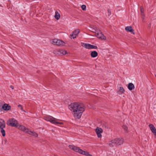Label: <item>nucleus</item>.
<instances>
[{
	"mask_svg": "<svg viewBox=\"0 0 156 156\" xmlns=\"http://www.w3.org/2000/svg\"><path fill=\"white\" fill-rule=\"evenodd\" d=\"M7 142V140L6 139H5L4 140H2V144H5Z\"/></svg>",
	"mask_w": 156,
	"mask_h": 156,
	"instance_id": "nucleus-24",
	"label": "nucleus"
},
{
	"mask_svg": "<svg viewBox=\"0 0 156 156\" xmlns=\"http://www.w3.org/2000/svg\"><path fill=\"white\" fill-rule=\"evenodd\" d=\"M5 128V123L4 121L2 119H0V128Z\"/></svg>",
	"mask_w": 156,
	"mask_h": 156,
	"instance_id": "nucleus-14",
	"label": "nucleus"
},
{
	"mask_svg": "<svg viewBox=\"0 0 156 156\" xmlns=\"http://www.w3.org/2000/svg\"><path fill=\"white\" fill-rule=\"evenodd\" d=\"M10 87L12 89H14V87H13V86L12 85H11L10 86Z\"/></svg>",
	"mask_w": 156,
	"mask_h": 156,
	"instance_id": "nucleus-32",
	"label": "nucleus"
},
{
	"mask_svg": "<svg viewBox=\"0 0 156 156\" xmlns=\"http://www.w3.org/2000/svg\"><path fill=\"white\" fill-rule=\"evenodd\" d=\"M122 128L125 131H127L128 128H127V126H125V125L123 126Z\"/></svg>",
	"mask_w": 156,
	"mask_h": 156,
	"instance_id": "nucleus-26",
	"label": "nucleus"
},
{
	"mask_svg": "<svg viewBox=\"0 0 156 156\" xmlns=\"http://www.w3.org/2000/svg\"><path fill=\"white\" fill-rule=\"evenodd\" d=\"M83 45L82 46L85 48L88 49H97V47L96 46L91 45L89 44L83 43Z\"/></svg>",
	"mask_w": 156,
	"mask_h": 156,
	"instance_id": "nucleus-7",
	"label": "nucleus"
},
{
	"mask_svg": "<svg viewBox=\"0 0 156 156\" xmlns=\"http://www.w3.org/2000/svg\"><path fill=\"white\" fill-rule=\"evenodd\" d=\"M108 15L109 16L111 14V12L110 9H108Z\"/></svg>",
	"mask_w": 156,
	"mask_h": 156,
	"instance_id": "nucleus-30",
	"label": "nucleus"
},
{
	"mask_svg": "<svg viewBox=\"0 0 156 156\" xmlns=\"http://www.w3.org/2000/svg\"><path fill=\"white\" fill-rule=\"evenodd\" d=\"M18 127V129L20 130H21V131L27 133V131H28L29 129L26 128V127L22 125H20L19 126L18 125V126H17Z\"/></svg>",
	"mask_w": 156,
	"mask_h": 156,
	"instance_id": "nucleus-10",
	"label": "nucleus"
},
{
	"mask_svg": "<svg viewBox=\"0 0 156 156\" xmlns=\"http://www.w3.org/2000/svg\"><path fill=\"white\" fill-rule=\"evenodd\" d=\"M119 91L122 94H123L125 92V90L122 87H119Z\"/></svg>",
	"mask_w": 156,
	"mask_h": 156,
	"instance_id": "nucleus-23",
	"label": "nucleus"
},
{
	"mask_svg": "<svg viewBox=\"0 0 156 156\" xmlns=\"http://www.w3.org/2000/svg\"><path fill=\"white\" fill-rule=\"evenodd\" d=\"M96 31L97 32V33H95V36L97 37L98 38H101L103 35V34L101 31L98 28H96Z\"/></svg>",
	"mask_w": 156,
	"mask_h": 156,
	"instance_id": "nucleus-11",
	"label": "nucleus"
},
{
	"mask_svg": "<svg viewBox=\"0 0 156 156\" xmlns=\"http://www.w3.org/2000/svg\"><path fill=\"white\" fill-rule=\"evenodd\" d=\"M54 17L57 20H58L60 18V14L57 11H56L55 12V15L54 16Z\"/></svg>",
	"mask_w": 156,
	"mask_h": 156,
	"instance_id": "nucleus-20",
	"label": "nucleus"
},
{
	"mask_svg": "<svg viewBox=\"0 0 156 156\" xmlns=\"http://www.w3.org/2000/svg\"><path fill=\"white\" fill-rule=\"evenodd\" d=\"M69 147L70 149L76 152H78L80 154L87 156H91V155L88 152L83 151L78 147L72 145H69Z\"/></svg>",
	"mask_w": 156,
	"mask_h": 156,
	"instance_id": "nucleus-3",
	"label": "nucleus"
},
{
	"mask_svg": "<svg viewBox=\"0 0 156 156\" xmlns=\"http://www.w3.org/2000/svg\"><path fill=\"white\" fill-rule=\"evenodd\" d=\"M27 133H28L30 135H32L33 136L35 137H37L38 136V135L37 133H36L35 132H34L33 131H31L29 129L28 131L26 132Z\"/></svg>",
	"mask_w": 156,
	"mask_h": 156,
	"instance_id": "nucleus-12",
	"label": "nucleus"
},
{
	"mask_svg": "<svg viewBox=\"0 0 156 156\" xmlns=\"http://www.w3.org/2000/svg\"><path fill=\"white\" fill-rule=\"evenodd\" d=\"M68 108L72 111L74 118L76 119H80L85 110L84 105L77 103L71 104L69 106Z\"/></svg>",
	"mask_w": 156,
	"mask_h": 156,
	"instance_id": "nucleus-1",
	"label": "nucleus"
},
{
	"mask_svg": "<svg viewBox=\"0 0 156 156\" xmlns=\"http://www.w3.org/2000/svg\"><path fill=\"white\" fill-rule=\"evenodd\" d=\"M67 53L66 51L63 50H61L58 51L57 54L60 55H65L67 54Z\"/></svg>",
	"mask_w": 156,
	"mask_h": 156,
	"instance_id": "nucleus-15",
	"label": "nucleus"
},
{
	"mask_svg": "<svg viewBox=\"0 0 156 156\" xmlns=\"http://www.w3.org/2000/svg\"><path fill=\"white\" fill-rule=\"evenodd\" d=\"M149 126L150 129L151 130L152 132V133L154 131H156V129L154 127V126L152 124H150L149 125Z\"/></svg>",
	"mask_w": 156,
	"mask_h": 156,
	"instance_id": "nucleus-17",
	"label": "nucleus"
},
{
	"mask_svg": "<svg viewBox=\"0 0 156 156\" xmlns=\"http://www.w3.org/2000/svg\"><path fill=\"white\" fill-rule=\"evenodd\" d=\"M125 29L127 31H129L132 33L133 34H134V30L132 29L131 26H127L125 27Z\"/></svg>",
	"mask_w": 156,
	"mask_h": 156,
	"instance_id": "nucleus-13",
	"label": "nucleus"
},
{
	"mask_svg": "<svg viewBox=\"0 0 156 156\" xmlns=\"http://www.w3.org/2000/svg\"><path fill=\"white\" fill-rule=\"evenodd\" d=\"M81 7L83 10H85L86 9V7L85 5H82Z\"/></svg>",
	"mask_w": 156,
	"mask_h": 156,
	"instance_id": "nucleus-25",
	"label": "nucleus"
},
{
	"mask_svg": "<svg viewBox=\"0 0 156 156\" xmlns=\"http://www.w3.org/2000/svg\"><path fill=\"white\" fill-rule=\"evenodd\" d=\"M52 44L58 46H64L65 43L62 40L57 39H54L51 41Z\"/></svg>",
	"mask_w": 156,
	"mask_h": 156,
	"instance_id": "nucleus-6",
	"label": "nucleus"
},
{
	"mask_svg": "<svg viewBox=\"0 0 156 156\" xmlns=\"http://www.w3.org/2000/svg\"><path fill=\"white\" fill-rule=\"evenodd\" d=\"M140 10L141 12H144V8L143 7L141 6L140 7Z\"/></svg>",
	"mask_w": 156,
	"mask_h": 156,
	"instance_id": "nucleus-31",
	"label": "nucleus"
},
{
	"mask_svg": "<svg viewBox=\"0 0 156 156\" xmlns=\"http://www.w3.org/2000/svg\"><path fill=\"white\" fill-rule=\"evenodd\" d=\"M155 76L156 77V74L155 75Z\"/></svg>",
	"mask_w": 156,
	"mask_h": 156,
	"instance_id": "nucleus-33",
	"label": "nucleus"
},
{
	"mask_svg": "<svg viewBox=\"0 0 156 156\" xmlns=\"http://www.w3.org/2000/svg\"><path fill=\"white\" fill-rule=\"evenodd\" d=\"M127 87L130 90H131L135 88L134 86L132 83H129L128 84Z\"/></svg>",
	"mask_w": 156,
	"mask_h": 156,
	"instance_id": "nucleus-16",
	"label": "nucleus"
},
{
	"mask_svg": "<svg viewBox=\"0 0 156 156\" xmlns=\"http://www.w3.org/2000/svg\"><path fill=\"white\" fill-rule=\"evenodd\" d=\"M18 107L19 108H20V109L21 110L23 111V112H25V111L24 110H23V108L22 105H18Z\"/></svg>",
	"mask_w": 156,
	"mask_h": 156,
	"instance_id": "nucleus-27",
	"label": "nucleus"
},
{
	"mask_svg": "<svg viewBox=\"0 0 156 156\" xmlns=\"http://www.w3.org/2000/svg\"><path fill=\"white\" fill-rule=\"evenodd\" d=\"M124 142V140L122 138H116L108 142V145L110 147H113L114 145L115 146L120 145Z\"/></svg>",
	"mask_w": 156,
	"mask_h": 156,
	"instance_id": "nucleus-2",
	"label": "nucleus"
},
{
	"mask_svg": "<svg viewBox=\"0 0 156 156\" xmlns=\"http://www.w3.org/2000/svg\"><path fill=\"white\" fill-rule=\"evenodd\" d=\"M90 55L91 57L94 58L98 55V53L96 51H94L91 52Z\"/></svg>",
	"mask_w": 156,
	"mask_h": 156,
	"instance_id": "nucleus-19",
	"label": "nucleus"
},
{
	"mask_svg": "<svg viewBox=\"0 0 156 156\" xmlns=\"http://www.w3.org/2000/svg\"><path fill=\"white\" fill-rule=\"evenodd\" d=\"M141 15L142 16V18L143 19H144V12H141Z\"/></svg>",
	"mask_w": 156,
	"mask_h": 156,
	"instance_id": "nucleus-29",
	"label": "nucleus"
},
{
	"mask_svg": "<svg viewBox=\"0 0 156 156\" xmlns=\"http://www.w3.org/2000/svg\"><path fill=\"white\" fill-rule=\"evenodd\" d=\"M80 33V30L79 29H77L75 30L73 32V33L71 34L70 36L71 37L74 39L76 37V36H77L79 33Z\"/></svg>",
	"mask_w": 156,
	"mask_h": 156,
	"instance_id": "nucleus-9",
	"label": "nucleus"
},
{
	"mask_svg": "<svg viewBox=\"0 0 156 156\" xmlns=\"http://www.w3.org/2000/svg\"><path fill=\"white\" fill-rule=\"evenodd\" d=\"M7 125L14 127H17L18 126L17 121L14 118H11L9 119L7 121Z\"/></svg>",
	"mask_w": 156,
	"mask_h": 156,
	"instance_id": "nucleus-5",
	"label": "nucleus"
},
{
	"mask_svg": "<svg viewBox=\"0 0 156 156\" xmlns=\"http://www.w3.org/2000/svg\"><path fill=\"white\" fill-rule=\"evenodd\" d=\"M44 119L47 121H49L53 124H62L63 123L58 122V119H55L51 116H46L44 117Z\"/></svg>",
	"mask_w": 156,
	"mask_h": 156,
	"instance_id": "nucleus-4",
	"label": "nucleus"
},
{
	"mask_svg": "<svg viewBox=\"0 0 156 156\" xmlns=\"http://www.w3.org/2000/svg\"><path fill=\"white\" fill-rule=\"evenodd\" d=\"M102 127L103 128H108V124L107 123L105 122H103L101 123V124Z\"/></svg>",
	"mask_w": 156,
	"mask_h": 156,
	"instance_id": "nucleus-21",
	"label": "nucleus"
},
{
	"mask_svg": "<svg viewBox=\"0 0 156 156\" xmlns=\"http://www.w3.org/2000/svg\"><path fill=\"white\" fill-rule=\"evenodd\" d=\"M4 128H1L0 131L2 133V135L3 136H5V130L4 129Z\"/></svg>",
	"mask_w": 156,
	"mask_h": 156,
	"instance_id": "nucleus-22",
	"label": "nucleus"
},
{
	"mask_svg": "<svg viewBox=\"0 0 156 156\" xmlns=\"http://www.w3.org/2000/svg\"><path fill=\"white\" fill-rule=\"evenodd\" d=\"M103 132V129L99 127H97L95 129V132L98 138H101L102 137L101 133H102Z\"/></svg>",
	"mask_w": 156,
	"mask_h": 156,
	"instance_id": "nucleus-8",
	"label": "nucleus"
},
{
	"mask_svg": "<svg viewBox=\"0 0 156 156\" xmlns=\"http://www.w3.org/2000/svg\"><path fill=\"white\" fill-rule=\"evenodd\" d=\"M10 106H9L7 104H5L3 105L2 108L4 110H8L10 109Z\"/></svg>",
	"mask_w": 156,
	"mask_h": 156,
	"instance_id": "nucleus-18",
	"label": "nucleus"
},
{
	"mask_svg": "<svg viewBox=\"0 0 156 156\" xmlns=\"http://www.w3.org/2000/svg\"><path fill=\"white\" fill-rule=\"evenodd\" d=\"M100 39L103 40H105L106 39V37L103 34V35H102Z\"/></svg>",
	"mask_w": 156,
	"mask_h": 156,
	"instance_id": "nucleus-28",
	"label": "nucleus"
}]
</instances>
